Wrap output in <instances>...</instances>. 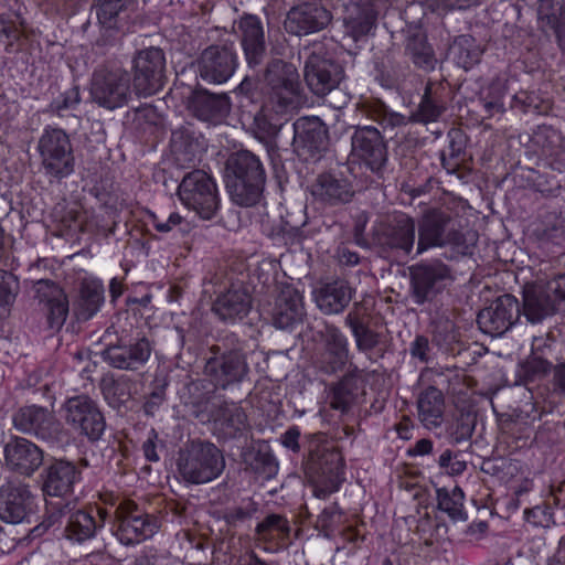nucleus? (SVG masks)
Wrapping results in <instances>:
<instances>
[{"label": "nucleus", "instance_id": "1", "mask_svg": "<svg viewBox=\"0 0 565 565\" xmlns=\"http://www.w3.org/2000/svg\"><path fill=\"white\" fill-rule=\"evenodd\" d=\"M416 254L420 255L431 248H448V259L465 257L472 254L477 243V234L463 231L454 216L441 209L426 210L416 222Z\"/></svg>", "mask_w": 565, "mask_h": 565}, {"label": "nucleus", "instance_id": "2", "mask_svg": "<svg viewBox=\"0 0 565 565\" xmlns=\"http://www.w3.org/2000/svg\"><path fill=\"white\" fill-rule=\"evenodd\" d=\"M226 188L232 201L239 206H255L264 198L267 172L260 157L241 149L232 152L225 162Z\"/></svg>", "mask_w": 565, "mask_h": 565}, {"label": "nucleus", "instance_id": "3", "mask_svg": "<svg viewBox=\"0 0 565 565\" xmlns=\"http://www.w3.org/2000/svg\"><path fill=\"white\" fill-rule=\"evenodd\" d=\"M344 459L333 440L322 433L309 436L305 475L315 487V494L324 498L339 490L344 480Z\"/></svg>", "mask_w": 565, "mask_h": 565}, {"label": "nucleus", "instance_id": "4", "mask_svg": "<svg viewBox=\"0 0 565 565\" xmlns=\"http://www.w3.org/2000/svg\"><path fill=\"white\" fill-rule=\"evenodd\" d=\"M247 353L234 334L209 348L203 374L215 390H230L248 381Z\"/></svg>", "mask_w": 565, "mask_h": 565}, {"label": "nucleus", "instance_id": "5", "mask_svg": "<svg viewBox=\"0 0 565 565\" xmlns=\"http://www.w3.org/2000/svg\"><path fill=\"white\" fill-rule=\"evenodd\" d=\"M104 349L103 361L110 367L120 371L136 372L142 369L151 358L154 343L146 335L129 338L127 330L111 323L102 338Z\"/></svg>", "mask_w": 565, "mask_h": 565}, {"label": "nucleus", "instance_id": "6", "mask_svg": "<svg viewBox=\"0 0 565 565\" xmlns=\"http://www.w3.org/2000/svg\"><path fill=\"white\" fill-rule=\"evenodd\" d=\"M299 57L305 58L306 84L318 97H323L337 89L344 78L342 65L328 56L321 42L302 46L299 50Z\"/></svg>", "mask_w": 565, "mask_h": 565}, {"label": "nucleus", "instance_id": "7", "mask_svg": "<svg viewBox=\"0 0 565 565\" xmlns=\"http://www.w3.org/2000/svg\"><path fill=\"white\" fill-rule=\"evenodd\" d=\"M177 465L184 481L201 484L216 479L223 472L225 459L214 444L193 440L180 451Z\"/></svg>", "mask_w": 565, "mask_h": 565}, {"label": "nucleus", "instance_id": "8", "mask_svg": "<svg viewBox=\"0 0 565 565\" xmlns=\"http://www.w3.org/2000/svg\"><path fill=\"white\" fill-rule=\"evenodd\" d=\"M130 73L119 66L100 65L90 79L89 94L99 107L115 110L127 105L134 90Z\"/></svg>", "mask_w": 565, "mask_h": 565}, {"label": "nucleus", "instance_id": "9", "mask_svg": "<svg viewBox=\"0 0 565 565\" xmlns=\"http://www.w3.org/2000/svg\"><path fill=\"white\" fill-rule=\"evenodd\" d=\"M408 270L409 296L417 306L434 302L455 280L451 267L441 259L420 262Z\"/></svg>", "mask_w": 565, "mask_h": 565}, {"label": "nucleus", "instance_id": "10", "mask_svg": "<svg viewBox=\"0 0 565 565\" xmlns=\"http://www.w3.org/2000/svg\"><path fill=\"white\" fill-rule=\"evenodd\" d=\"M161 526V520L147 513L132 500H121L115 510L114 534L124 545H135L152 537Z\"/></svg>", "mask_w": 565, "mask_h": 565}, {"label": "nucleus", "instance_id": "11", "mask_svg": "<svg viewBox=\"0 0 565 565\" xmlns=\"http://www.w3.org/2000/svg\"><path fill=\"white\" fill-rule=\"evenodd\" d=\"M132 88L138 96H151L167 83V60L162 49L149 46L138 50L131 60Z\"/></svg>", "mask_w": 565, "mask_h": 565}, {"label": "nucleus", "instance_id": "12", "mask_svg": "<svg viewBox=\"0 0 565 565\" xmlns=\"http://www.w3.org/2000/svg\"><path fill=\"white\" fill-rule=\"evenodd\" d=\"M38 150L44 172L50 178L62 180L74 172L73 146L63 129H44L39 139Z\"/></svg>", "mask_w": 565, "mask_h": 565}, {"label": "nucleus", "instance_id": "13", "mask_svg": "<svg viewBox=\"0 0 565 565\" xmlns=\"http://www.w3.org/2000/svg\"><path fill=\"white\" fill-rule=\"evenodd\" d=\"M181 202L203 220H211L220 207L216 183L205 171L188 172L178 186Z\"/></svg>", "mask_w": 565, "mask_h": 565}, {"label": "nucleus", "instance_id": "14", "mask_svg": "<svg viewBox=\"0 0 565 565\" xmlns=\"http://www.w3.org/2000/svg\"><path fill=\"white\" fill-rule=\"evenodd\" d=\"M416 231V221L412 216L402 213L374 226L372 241L384 253L408 256L415 243L417 244Z\"/></svg>", "mask_w": 565, "mask_h": 565}, {"label": "nucleus", "instance_id": "15", "mask_svg": "<svg viewBox=\"0 0 565 565\" xmlns=\"http://www.w3.org/2000/svg\"><path fill=\"white\" fill-rule=\"evenodd\" d=\"M12 420L20 433L32 435L50 445H60L66 437V431L54 412L43 406H23L14 413Z\"/></svg>", "mask_w": 565, "mask_h": 565}, {"label": "nucleus", "instance_id": "16", "mask_svg": "<svg viewBox=\"0 0 565 565\" xmlns=\"http://www.w3.org/2000/svg\"><path fill=\"white\" fill-rule=\"evenodd\" d=\"M291 142L294 153L305 162H317L327 152L330 143L327 125L316 116H303L292 125Z\"/></svg>", "mask_w": 565, "mask_h": 565}, {"label": "nucleus", "instance_id": "17", "mask_svg": "<svg viewBox=\"0 0 565 565\" xmlns=\"http://www.w3.org/2000/svg\"><path fill=\"white\" fill-rule=\"evenodd\" d=\"M321 343L312 354L315 369L324 375H334L345 370L350 360V349L347 337L334 324H326L318 332Z\"/></svg>", "mask_w": 565, "mask_h": 565}, {"label": "nucleus", "instance_id": "18", "mask_svg": "<svg viewBox=\"0 0 565 565\" xmlns=\"http://www.w3.org/2000/svg\"><path fill=\"white\" fill-rule=\"evenodd\" d=\"M562 301H565V274L545 285L526 287L523 291V313L530 322L539 323L555 315Z\"/></svg>", "mask_w": 565, "mask_h": 565}, {"label": "nucleus", "instance_id": "19", "mask_svg": "<svg viewBox=\"0 0 565 565\" xmlns=\"http://www.w3.org/2000/svg\"><path fill=\"white\" fill-rule=\"evenodd\" d=\"M66 423L90 443L98 441L106 429V420L97 403L87 395L68 398L63 406Z\"/></svg>", "mask_w": 565, "mask_h": 565}, {"label": "nucleus", "instance_id": "20", "mask_svg": "<svg viewBox=\"0 0 565 565\" xmlns=\"http://www.w3.org/2000/svg\"><path fill=\"white\" fill-rule=\"evenodd\" d=\"M200 77L210 84H224L235 73L238 56L234 43L211 44L205 47L198 61Z\"/></svg>", "mask_w": 565, "mask_h": 565}, {"label": "nucleus", "instance_id": "21", "mask_svg": "<svg viewBox=\"0 0 565 565\" xmlns=\"http://www.w3.org/2000/svg\"><path fill=\"white\" fill-rule=\"evenodd\" d=\"M519 300L505 294L492 300L477 316L479 329L491 337H500L509 331L520 319Z\"/></svg>", "mask_w": 565, "mask_h": 565}, {"label": "nucleus", "instance_id": "22", "mask_svg": "<svg viewBox=\"0 0 565 565\" xmlns=\"http://www.w3.org/2000/svg\"><path fill=\"white\" fill-rule=\"evenodd\" d=\"M35 498L28 484L8 481L0 487V519L7 523L31 522L35 514Z\"/></svg>", "mask_w": 565, "mask_h": 565}, {"label": "nucleus", "instance_id": "23", "mask_svg": "<svg viewBox=\"0 0 565 565\" xmlns=\"http://www.w3.org/2000/svg\"><path fill=\"white\" fill-rule=\"evenodd\" d=\"M316 204L323 207H338L350 203L355 194L352 182L341 172L319 173L309 186Z\"/></svg>", "mask_w": 565, "mask_h": 565}, {"label": "nucleus", "instance_id": "24", "mask_svg": "<svg viewBox=\"0 0 565 565\" xmlns=\"http://www.w3.org/2000/svg\"><path fill=\"white\" fill-rule=\"evenodd\" d=\"M193 414L195 418L205 420V416L200 411H194ZM206 420L213 423L214 434L222 440L241 438L249 429L245 411L233 402L214 405L206 415Z\"/></svg>", "mask_w": 565, "mask_h": 565}, {"label": "nucleus", "instance_id": "25", "mask_svg": "<svg viewBox=\"0 0 565 565\" xmlns=\"http://www.w3.org/2000/svg\"><path fill=\"white\" fill-rule=\"evenodd\" d=\"M352 153L372 172H381L388 159L387 143L373 126H358L351 136Z\"/></svg>", "mask_w": 565, "mask_h": 565}, {"label": "nucleus", "instance_id": "26", "mask_svg": "<svg viewBox=\"0 0 565 565\" xmlns=\"http://www.w3.org/2000/svg\"><path fill=\"white\" fill-rule=\"evenodd\" d=\"M344 323L351 330L358 352L366 355L371 362L384 359L391 345L385 333L372 329L370 322L356 312H349Z\"/></svg>", "mask_w": 565, "mask_h": 565}, {"label": "nucleus", "instance_id": "27", "mask_svg": "<svg viewBox=\"0 0 565 565\" xmlns=\"http://www.w3.org/2000/svg\"><path fill=\"white\" fill-rule=\"evenodd\" d=\"M332 21V13L317 2H303L291 8L285 20V29L295 35H307L324 30Z\"/></svg>", "mask_w": 565, "mask_h": 565}, {"label": "nucleus", "instance_id": "28", "mask_svg": "<svg viewBox=\"0 0 565 565\" xmlns=\"http://www.w3.org/2000/svg\"><path fill=\"white\" fill-rule=\"evenodd\" d=\"M7 468L20 476L31 477L43 465V450L23 437H12L3 448Z\"/></svg>", "mask_w": 565, "mask_h": 565}, {"label": "nucleus", "instance_id": "29", "mask_svg": "<svg viewBox=\"0 0 565 565\" xmlns=\"http://www.w3.org/2000/svg\"><path fill=\"white\" fill-rule=\"evenodd\" d=\"M79 478L81 471L72 461L53 459L40 475L41 490L44 495L64 498L73 492Z\"/></svg>", "mask_w": 565, "mask_h": 565}, {"label": "nucleus", "instance_id": "30", "mask_svg": "<svg viewBox=\"0 0 565 565\" xmlns=\"http://www.w3.org/2000/svg\"><path fill=\"white\" fill-rule=\"evenodd\" d=\"M271 322L277 329L291 330L303 321L306 309L302 295L292 286H284L270 308Z\"/></svg>", "mask_w": 565, "mask_h": 565}, {"label": "nucleus", "instance_id": "31", "mask_svg": "<svg viewBox=\"0 0 565 565\" xmlns=\"http://www.w3.org/2000/svg\"><path fill=\"white\" fill-rule=\"evenodd\" d=\"M253 298L246 286L232 284L221 292L212 305V311L220 320L226 323H235L243 320L252 309Z\"/></svg>", "mask_w": 565, "mask_h": 565}, {"label": "nucleus", "instance_id": "32", "mask_svg": "<svg viewBox=\"0 0 565 565\" xmlns=\"http://www.w3.org/2000/svg\"><path fill=\"white\" fill-rule=\"evenodd\" d=\"M34 297L47 309L51 329H61L68 315V299L64 290L53 280L40 279L33 284Z\"/></svg>", "mask_w": 565, "mask_h": 565}, {"label": "nucleus", "instance_id": "33", "mask_svg": "<svg viewBox=\"0 0 565 565\" xmlns=\"http://www.w3.org/2000/svg\"><path fill=\"white\" fill-rule=\"evenodd\" d=\"M355 290L344 279L320 282L313 289V299L317 307L324 315H338L351 302Z\"/></svg>", "mask_w": 565, "mask_h": 565}, {"label": "nucleus", "instance_id": "34", "mask_svg": "<svg viewBox=\"0 0 565 565\" xmlns=\"http://www.w3.org/2000/svg\"><path fill=\"white\" fill-rule=\"evenodd\" d=\"M241 43L249 67L258 66L266 55L265 31L260 19L245 14L239 19Z\"/></svg>", "mask_w": 565, "mask_h": 565}, {"label": "nucleus", "instance_id": "35", "mask_svg": "<svg viewBox=\"0 0 565 565\" xmlns=\"http://www.w3.org/2000/svg\"><path fill=\"white\" fill-rule=\"evenodd\" d=\"M189 109L200 120L218 124L230 114L231 102L224 93L195 89L189 98Z\"/></svg>", "mask_w": 565, "mask_h": 565}, {"label": "nucleus", "instance_id": "36", "mask_svg": "<svg viewBox=\"0 0 565 565\" xmlns=\"http://www.w3.org/2000/svg\"><path fill=\"white\" fill-rule=\"evenodd\" d=\"M377 0H348L344 4V24L348 33L358 41L367 35L377 19Z\"/></svg>", "mask_w": 565, "mask_h": 565}, {"label": "nucleus", "instance_id": "37", "mask_svg": "<svg viewBox=\"0 0 565 565\" xmlns=\"http://www.w3.org/2000/svg\"><path fill=\"white\" fill-rule=\"evenodd\" d=\"M241 457L245 465V471L257 478L270 480L278 472V462L270 446L264 440H256L244 447Z\"/></svg>", "mask_w": 565, "mask_h": 565}, {"label": "nucleus", "instance_id": "38", "mask_svg": "<svg viewBox=\"0 0 565 565\" xmlns=\"http://www.w3.org/2000/svg\"><path fill=\"white\" fill-rule=\"evenodd\" d=\"M404 55L416 68L424 72H431L437 65L434 49L428 43L426 34L420 30L408 32L404 44Z\"/></svg>", "mask_w": 565, "mask_h": 565}, {"label": "nucleus", "instance_id": "39", "mask_svg": "<svg viewBox=\"0 0 565 565\" xmlns=\"http://www.w3.org/2000/svg\"><path fill=\"white\" fill-rule=\"evenodd\" d=\"M171 153L174 163L180 168H190L195 164L201 150L199 139L186 127L172 131L170 139Z\"/></svg>", "mask_w": 565, "mask_h": 565}, {"label": "nucleus", "instance_id": "40", "mask_svg": "<svg viewBox=\"0 0 565 565\" xmlns=\"http://www.w3.org/2000/svg\"><path fill=\"white\" fill-rule=\"evenodd\" d=\"M418 418L427 429L440 427L444 420L445 397L440 390L428 386L417 398Z\"/></svg>", "mask_w": 565, "mask_h": 565}, {"label": "nucleus", "instance_id": "41", "mask_svg": "<svg viewBox=\"0 0 565 565\" xmlns=\"http://www.w3.org/2000/svg\"><path fill=\"white\" fill-rule=\"evenodd\" d=\"M100 529H103V521H96L94 511H73V508H71L64 535L70 541L83 543L94 539Z\"/></svg>", "mask_w": 565, "mask_h": 565}, {"label": "nucleus", "instance_id": "42", "mask_svg": "<svg viewBox=\"0 0 565 565\" xmlns=\"http://www.w3.org/2000/svg\"><path fill=\"white\" fill-rule=\"evenodd\" d=\"M105 301L104 286L97 280H84L81 284L75 313L79 320H89L100 309Z\"/></svg>", "mask_w": 565, "mask_h": 565}, {"label": "nucleus", "instance_id": "43", "mask_svg": "<svg viewBox=\"0 0 565 565\" xmlns=\"http://www.w3.org/2000/svg\"><path fill=\"white\" fill-rule=\"evenodd\" d=\"M537 14L550 28L561 49H565V0H540Z\"/></svg>", "mask_w": 565, "mask_h": 565}, {"label": "nucleus", "instance_id": "44", "mask_svg": "<svg viewBox=\"0 0 565 565\" xmlns=\"http://www.w3.org/2000/svg\"><path fill=\"white\" fill-rule=\"evenodd\" d=\"M264 78L268 88L301 85L297 67L280 58H274L267 64Z\"/></svg>", "mask_w": 565, "mask_h": 565}, {"label": "nucleus", "instance_id": "45", "mask_svg": "<svg viewBox=\"0 0 565 565\" xmlns=\"http://www.w3.org/2000/svg\"><path fill=\"white\" fill-rule=\"evenodd\" d=\"M99 388L108 405L120 409L130 398L129 380L125 376L115 379L114 375H105L99 382Z\"/></svg>", "mask_w": 565, "mask_h": 565}, {"label": "nucleus", "instance_id": "46", "mask_svg": "<svg viewBox=\"0 0 565 565\" xmlns=\"http://www.w3.org/2000/svg\"><path fill=\"white\" fill-rule=\"evenodd\" d=\"M301 92V85L268 88L265 104L274 108L276 115L287 114L300 106Z\"/></svg>", "mask_w": 565, "mask_h": 565}, {"label": "nucleus", "instance_id": "47", "mask_svg": "<svg viewBox=\"0 0 565 565\" xmlns=\"http://www.w3.org/2000/svg\"><path fill=\"white\" fill-rule=\"evenodd\" d=\"M450 54L458 66L469 70L480 62L482 50L471 35L463 34L455 39Z\"/></svg>", "mask_w": 565, "mask_h": 565}, {"label": "nucleus", "instance_id": "48", "mask_svg": "<svg viewBox=\"0 0 565 565\" xmlns=\"http://www.w3.org/2000/svg\"><path fill=\"white\" fill-rule=\"evenodd\" d=\"M433 342L448 351L459 341L460 333L452 319L446 313H436L430 322Z\"/></svg>", "mask_w": 565, "mask_h": 565}, {"label": "nucleus", "instance_id": "49", "mask_svg": "<svg viewBox=\"0 0 565 565\" xmlns=\"http://www.w3.org/2000/svg\"><path fill=\"white\" fill-rule=\"evenodd\" d=\"M274 108L264 104L254 116L253 131L262 142L275 139L281 130L282 124L277 118Z\"/></svg>", "mask_w": 565, "mask_h": 565}, {"label": "nucleus", "instance_id": "50", "mask_svg": "<svg viewBox=\"0 0 565 565\" xmlns=\"http://www.w3.org/2000/svg\"><path fill=\"white\" fill-rule=\"evenodd\" d=\"M437 507L447 513L452 521H466L467 513L463 510L465 493L459 487L451 490L447 488L437 489Z\"/></svg>", "mask_w": 565, "mask_h": 565}, {"label": "nucleus", "instance_id": "51", "mask_svg": "<svg viewBox=\"0 0 565 565\" xmlns=\"http://www.w3.org/2000/svg\"><path fill=\"white\" fill-rule=\"evenodd\" d=\"M444 110L443 100L433 93V84L427 83L422 102L417 110L412 115V118L415 121L428 124L436 121Z\"/></svg>", "mask_w": 565, "mask_h": 565}, {"label": "nucleus", "instance_id": "52", "mask_svg": "<svg viewBox=\"0 0 565 565\" xmlns=\"http://www.w3.org/2000/svg\"><path fill=\"white\" fill-rule=\"evenodd\" d=\"M135 0H98L96 4L97 18L100 24L113 29L120 12L127 10Z\"/></svg>", "mask_w": 565, "mask_h": 565}, {"label": "nucleus", "instance_id": "53", "mask_svg": "<svg viewBox=\"0 0 565 565\" xmlns=\"http://www.w3.org/2000/svg\"><path fill=\"white\" fill-rule=\"evenodd\" d=\"M256 534L260 540L268 541L277 532L282 539L289 536L291 527L288 520L281 514H269L256 526Z\"/></svg>", "mask_w": 565, "mask_h": 565}, {"label": "nucleus", "instance_id": "54", "mask_svg": "<svg viewBox=\"0 0 565 565\" xmlns=\"http://www.w3.org/2000/svg\"><path fill=\"white\" fill-rule=\"evenodd\" d=\"M451 137L447 150L440 154L441 166L448 173H456L459 171L465 160V147L462 137L459 132Z\"/></svg>", "mask_w": 565, "mask_h": 565}, {"label": "nucleus", "instance_id": "55", "mask_svg": "<svg viewBox=\"0 0 565 565\" xmlns=\"http://www.w3.org/2000/svg\"><path fill=\"white\" fill-rule=\"evenodd\" d=\"M476 427V417L471 414L460 415L448 428L447 435L451 445L468 443Z\"/></svg>", "mask_w": 565, "mask_h": 565}, {"label": "nucleus", "instance_id": "56", "mask_svg": "<svg viewBox=\"0 0 565 565\" xmlns=\"http://www.w3.org/2000/svg\"><path fill=\"white\" fill-rule=\"evenodd\" d=\"M367 117L376 121L384 129L387 127L394 128L403 124V116L391 111L381 100L372 102L367 106Z\"/></svg>", "mask_w": 565, "mask_h": 565}, {"label": "nucleus", "instance_id": "57", "mask_svg": "<svg viewBox=\"0 0 565 565\" xmlns=\"http://www.w3.org/2000/svg\"><path fill=\"white\" fill-rule=\"evenodd\" d=\"M259 504L253 499H247L242 504L226 509L224 521L228 526L236 527L250 520L258 511Z\"/></svg>", "mask_w": 565, "mask_h": 565}, {"label": "nucleus", "instance_id": "58", "mask_svg": "<svg viewBox=\"0 0 565 565\" xmlns=\"http://www.w3.org/2000/svg\"><path fill=\"white\" fill-rule=\"evenodd\" d=\"M533 141L543 149L544 153L552 154L561 147L562 136L553 127L541 125L534 131Z\"/></svg>", "mask_w": 565, "mask_h": 565}, {"label": "nucleus", "instance_id": "59", "mask_svg": "<svg viewBox=\"0 0 565 565\" xmlns=\"http://www.w3.org/2000/svg\"><path fill=\"white\" fill-rule=\"evenodd\" d=\"M19 282L13 274L0 270V306L11 303L18 292Z\"/></svg>", "mask_w": 565, "mask_h": 565}, {"label": "nucleus", "instance_id": "60", "mask_svg": "<svg viewBox=\"0 0 565 565\" xmlns=\"http://www.w3.org/2000/svg\"><path fill=\"white\" fill-rule=\"evenodd\" d=\"M553 364L543 358L533 353L524 364V371L531 379H540L546 376L553 369Z\"/></svg>", "mask_w": 565, "mask_h": 565}, {"label": "nucleus", "instance_id": "61", "mask_svg": "<svg viewBox=\"0 0 565 565\" xmlns=\"http://www.w3.org/2000/svg\"><path fill=\"white\" fill-rule=\"evenodd\" d=\"M134 121L137 127L146 130L147 127L157 126L160 122V115L156 107L151 105H142L134 110Z\"/></svg>", "mask_w": 565, "mask_h": 565}, {"label": "nucleus", "instance_id": "62", "mask_svg": "<svg viewBox=\"0 0 565 565\" xmlns=\"http://www.w3.org/2000/svg\"><path fill=\"white\" fill-rule=\"evenodd\" d=\"M355 396L356 395L350 391L349 387L342 386V383L339 381L332 390L331 407L347 412L355 399Z\"/></svg>", "mask_w": 565, "mask_h": 565}, {"label": "nucleus", "instance_id": "63", "mask_svg": "<svg viewBox=\"0 0 565 565\" xmlns=\"http://www.w3.org/2000/svg\"><path fill=\"white\" fill-rule=\"evenodd\" d=\"M81 102L79 88L77 86L67 89L60 98L52 103V107L58 114L63 110L74 109Z\"/></svg>", "mask_w": 565, "mask_h": 565}, {"label": "nucleus", "instance_id": "64", "mask_svg": "<svg viewBox=\"0 0 565 565\" xmlns=\"http://www.w3.org/2000/svg\"><path fill=\"white\" fill-rule=\"evenodd\" d=\"M430 344L428 338L418 334L409 345L411 356L419 360L422 363L429 362Z\"/></svg>", "mask_w": 565, "mask_h": 565}]
</instances>
